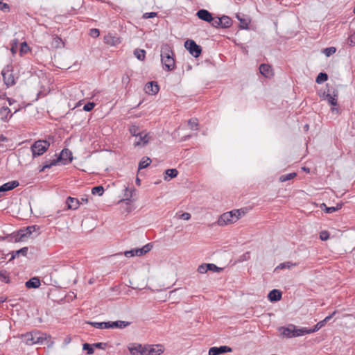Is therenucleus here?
I'll return each mask as SVG.
<instances>
[{"mask_svg":"<svg viewBox=\"0 0 355 355\" xmlns=\"http://www.w3.org/2000/svg\"><path fill=\"white\" fill-rule=\"evenodd\" d=\"M66 203L69 209H76L79 207L80 201L77 198L68 197Z\"/></svg>","mask_w":355,"mask_h":355,"instance_id":"23","label":"nucleus"},{"mask_svg":"<svg viewBox=\"0 0 355 355\" xmlns=\"http://www.w3.org/2000/svg\"><path fill=\"white\" fill-rule=\"evenodd\" d=\"M163 352L162 345H146V355H160Z\"/></svg>","mask_w":355,"mask_h":355,"instance_id":"17","label":"nucleus"},{"mask_svg":"<svg viewBox=\"0 0 355 355\" xmlns=\"http://www.w3.org/2000/svg\"><path fill=\"white\" fill-rule=\"evenodd\" d=\"M58 162H62L63 164H67L70 163L72 159V153L67 148H64L60 153V155L57 157Z\"/></svg>","mask_w":355,"mask_h":355,"instance_id":"12","label":"nucleus"},{"mask_svg":"<svg viewBox=\"0 0 355 355\" xmlns=\"http://www.w3.org/2000/svg\"><path fill=\"white\" fill-rule=\"evenodd\" d=\"M129 139L135 148L141 149L150 143L151 137L149 135H132Z\"/></svg>","mask_w":355,"mask_h":355,"instance_id":"5","label":"nucleus"},{"mask_svg":"<svg viewBox=\"0 0 355 355\" xmlns=\"http://www.w3.org/2000/svg\"><path fill=\"white\" fill-rule=\"evenodd\" d=\"M104 193V188L103 186H96L92 189V193L93 195L98 194V196H102Z\"/></svg>","mask_w":355,"mask_h":355,"instance_id":"40","label":"nucleus"},{"mask_svg":"<svg viewBox=\"0 0 355 355\" xmlns=\"http://www.w3.org/2000/svg\"><path fill=\"white\" fill-rule=\"evenodd\" d=\"M90 36L92 37H97L100 35V31L97 28H92L89 33Z\"/></svg>","mask_w":355,"mask_h":355,"instance_id":"52","label":"nucleus"},{"mask_svg":"<svg viewBox=\"0 0 355 355\" xmlns=\"http://www.w3.org/2000/svg\"><path fill=\"white\" fill-rule=\"evenodd\" d=\"M139 130L138 127L135 125H132L129 128V131L130 133H136V132Z\"/></svg>","mask_w":355,"mask_h":355,"instance_id":"57","label":"nucleus"},{"mask_svg":"<svg viewBox=\"0 0 355 355\" xmlns=\"http://www.w3.org/2000/svg\"><path fill=\"white\" fill-rule=\"evenodd\" d=\"M96 104L94 102H88L83 106V110L86 112L92 111L95 107Z\"/></svg>","mask_w":355,"mask_h":355,"instance_id":"46","label":"nucleus"},{"mask_svg":"<svg viewBox=\"0 0 355 355\" xmlns=\"http://www.w3.org/2000/svg\"><path fill=\"white\" fill-rule=\"evenodd\" d=\"M125 191H126L125 196L127 197L129 196L130 198H131L132 196V192H134V190H128V189L126 188Z\"/></svg>","mask_w":355,"mask_h":355,"instance_id":"61","label":"nucleus"},{"mask_svg":"<svg viewBox=\"0 0 355 355\" xmlns=\"http://www.w3.org/2000/svg\"><path fill=\"white\" fill-rule=\"evenodd\" d=\"M39 230V227L36 225L28 226L24 229H20L15 233H13V238L15 242H19L24 240L31 236V234L35 230Z\"/></svg>","mask_w":355,"mask_h":355,"instance_id":"6","label":"nucleus"},{"mask_svg":"<svg viewBox=\"0 0 355 355\" xmlns=\"http://www.w3.org/2000/svg\"><path fill=\"white\" fill-rule=\"evenodd\" d=\"M151 163V159L149 157H144L139 163L138 170L146 168Z\"/></svg>","mask_w":355,"mask_h":355,"instance_id":"29","label":"nucleus"},{"mask_svg":"<svg viewBox=\"0 0 355 355\" xmlns=\"http://www.w3.org/2000/svg\"><path fill=\"white\" fill-rule=\"evenodd\" d=\"M196 16L201 20L205 21L211 24L213 26V23L214 22L216 17L212 16V14L205 9H200L196 12Z\"/></svg>","mask_w":355,"mask_h":355,"instance_id":"11","label":"nucleus"},{"mask_svg":"<svg viewBox=\"0 0 355 355\" xmlns=\"http://www.w3.org/2000/svg\"><path fill=\"white\" fill-rule=\"evenodd\" d=\"M30 50V47L28 46L26 42H23L22 43H21L19 49V54L21 56L27 53Z\"/></svg>","mask_w":355,"mask_h":355,"instance_id":"37","label":"nucleus"},{"mask_svg":"<svg viewBox=\"0 0 355 355\" xmlns=\"http://www.w3.org/2000/svg\"><path fill=\"white\" fill-rule=\"evenodd\" d=\"M343 203H337L336 206L334 207L336 211H338V210L342 208V207H343Z\"/></svg>","mask_w":355,"mask_h":355,"instance_id":"64","label":"nucleus"},{"mask_svg":"<svg viewBox=\"0 0 355 355\" xmlns=\"http://www.w3.org/2000/svg\"><path fill=\"white\" fill-rule=\"evenodd\" d=\"M153 248V245L151 243H148L144 245L142 248H139V252L141 253V256L148 252Z\"/></svg>","mask_w":355,"mask_h":355,"instance_id":"43","label":"nucleus"},{"mask_svg":"<svg viewBox=\"0 0 355 355\" xmlns=\"http://www.w3.org/2000/svg\"><path fill=\"white\" fill-rule=\"evenodd\" d=\"M104 42L108 45L116 46L121 42V37L116 34L108 33L104 37Z\"/></svg>","mask_w":355,"mask_h":355,"instance_id":"16","label":"nucleus"},{"mask_svg":"<svg viewBox=\"0 0 355 355\" xmlns=\"http://www.w3.org/2000/svg\"><path fill=\"white\" fill-rule=\"evenodd\" d=\"M292 327L294 328V336L295 337H298L303 336L304 334H311L310 329L302 327L300 329H297L295 325H292Z\"/></svg>","mask_w":355,"mask_h":355,"instance_id":"25","label":"nucleus"},{"mask_svg":"<svg viewBox=\"0 0 355 355\" xmlns=\"http://www.w3.org/2000/svg\"><path fill=\"white\" fill-rule=\"evenodd\" d=\"M40 280L38 277H32L25 284L28 288H37L40 286Z\"/></svg>","mask_w":355,"mask_h":355,"instance_id":"24","label":"nucleus"},{"mask_svg":"<svg viewBox=\"0 0 355 355\" xmlns=\"http://www.w3.org/2000/svg\"><path fill=\"white\" fill-rule=\"evenodd\" d=\"M336 311H334L331 314L327 316L324 320L318 322L313 328L310 329L311 334L314 333L315 331H318L319 329H320L322 327H323L327 322H329L332 317L336 314Z\"/></svg>","mask_w":355,"mask_h":355,"instance_id":"19","label":"nucleus"},{"mask_svg":"<svg viewBox=\"0 0 355 355\" xmlns=\"http://www.w3.org/2000/svg\"><path fill=\"white\" fill-rule=\"evenodd\" d=\"M297 266L296 263H293V262H291V261H286V262L281 263L275 268V272H276V271H277L279 270H283V269H285V268L290 269L292 267H294V266Z\"/></svg>","mask_w":355,"mask_h":355,"instance_id":"27","label":"nucleus"},{"mask_svg":"<svg viewBox=\"0 0 355 355\" xmlns=\"http://www.w3.org/2000/svg\"><path fill=\"white\" fill-rule=\"evenodd\" d=\"M243 209H234L223 214L218 218L217 223L220 226L226 225L236 222L245 214Z\"/></svg>","mask_w":355,"mask_h":355,"instance_id":"3","label":"nucleus"},{"mask_svg":"<svg viewBox=\"0 0 355 355\" xmlns=\"http://www.w3.org/2000/svg\"><path fill=\"white\" fill-rule=\"evenodd\" d=\"M336 51V48L334 46L327 47L322 50V52L325 54L326 56L329 57L330 55L335 53Z\"/></svg>","mask_w":355,"mask_h":355,"instance_id":"41","label":"nucleus"},{"mask_svg":"<svg viewBox=\"0 0 355 355\" xmlns=\"http://www.w3.org/2000/svg\"><path fill=\"white\" fill-rule=\"evenodd\" d=\"M268 297L270 302H277L282 298V292L277 289H273L268 295Z\"/></svg>","mask_w":355,"mask_h":355,"instance_id":"22","label":"nucleus"},{"mask_svg":"<svg viewBox=\"0 0 355 355\" xmlns=\"http://www.w3.org/2000/svg\"><path fill=\"white\" fill-rule=\"evenodd\" d=\"M0 280L6 284L10 283V277L8 272L5 270H0Z\"/></svg>","mask_w":355,"mask_h":355,"instance_id":"36","label":"nucleus"},{"mask_svg":"<svg viewBox=\"0 0 355 355\" xmlns=\"http://www.w3.org/2000/svg\"><path fill=\"white\" fill-rule=\"evenodd\" d=\"M1 73L3 82L7 87H11L15 84V80L12 74L11 66L7 65L6 67L2 70Z\"/></svg>","mask_w":355,"mask_h":355,"instance_id":"9","label":"nucleus"},{"mask_svg":"<svg viewBox=\"0 0 355 355\" xmlns=\"http://www.w3.org/2000/svg\"><path fill=\"white\" fill-rule=\"evenodd\" d=\"M10 113V110L9 107H2L0 109L1 119L3 121H6V120H8V116Z\"/></svg>","mask_w":355,"mask_h":355,"instance_id":"32","label":"nucleus"},{"mask_svg":"<svg viewBox=\"0 0 355 355\" xmlns=\"http://www.w3.org/2000/svg\"><path fill=\"white\" fill-rule=\"evenodd\" d=\"M188 125L191 130H198V120L196 118H192L188 121Z\"/></svg>","mask_w":355,"mask_h":355,"instance_id":"38","label":"nucleus"},{"mask_svg":"<svg viewBox=\"0 0 355 355\" xmlns=\"http://www.w3.org/2000/svg\"><path fill=\"white\" fill-rule=\"evenodd\" d=\"M259 71L262 76L267 78H271L274 75L272 68L268 64H261L259 66Z\"/></svg>","mask_w":355,"mask_h":355,"instance_id":"18","label":"nucleus"},{"mask_svg":"<svg viewBox=\"0 0 355 355\" xmlns=\"http://www.w3.org/2000/svg\"><path fill=\"white\" fill-rule=\"evenodd\" d=\"M50 144L45 140L35 141L31 146L33 157L42 155L49 147Z\"/></svg>","mask_w":355,"mask_h":355,"instance_id":"7","label":"nucleus"},{"mask_svg":"<svg viewBox=\"0 0 355 355\" xmlns=\"http://www.w3.org/2000/svg\"><path fill=\"white\" fill-rule=\"evenodd\" d=\"M292 325L288 326V327L283 328L282 334L287 338H293L295 337L293 336L294 334V328L292 327Z\"/></svg>","mask_w":355,"mask_h":355,"instance_id":"33","label":"nucleus"},{"mask_svg":"<svg viewBox=\"0 0 355 355\" xmlns=\"http://www.w3.org/2000/svg\"><path fill=\"white\" fill-rule=\"evenodd\" d=\"M157 16V12H146L143 15L144 19H149V18H153Z\"/></svg>","mask_w":355,"mask_h":355,"instance_id":"51","label":"nucleus"},{"mask_svg":"<svg viewBox=\"0 0 355 355\" xmlns=\"http://www.w3.org/2000/svg\"><path fill=\"white\" fill-rule=\"evenodd\" d=\"M208 266L209 263H202L200 265L198 268V272L202 274L207 272L209 270L207 267Z\"/></svg>","mask_w":355,"mask_h":355,"instance_id":"45","label":"nucleus"},{"mask_svg":"<svg viewBox=\"0 0 355 355\" xmlns=\"http://www.w3.org/2000/svg\"><path fill=\"white\" fill-rule=\"evenodd\" d=\"M107 346V343H96L93 344V347L101 349H105V347Z\"/></svg>","mask_w":355,"mask_h":355,"instance_id":"53","label":"nucleus"},{"mask_svg":"<svg viewBox=\"0 0 355 355\" xmlns=\"http://www.w3.org/2000/svg\"><path fill=\"white\" fill-rule=\"evenodd\" d=\"M134 55L139 60L143 61L146 58V51L144 49H136Z\"/></svg>","mask_w":355,"mask_h":355,"instance_id":"31","label":"nucleus"},{"mask_svg":"<svg viewBox=\"0 0 355 355\" xmlns=\"http://www.w3.org/2000/svg\"><path fill=\"white\" fill-rule=\"evenodd\" d=\"M241 258L242 261H247V260L250 259V252H246L245 253H244L241 256Z\"/></svg>","mask_w":355,"mask_h":355,"instance_id":"56","label":"nucleus"},{"mask_svg":"<svg viewBox=\"0 0 355 355\" xmlns=\"http://www.w3.org/2000/svg\"><path fill=\"white\" fill-rule=\"evenodd\" d=\"M232 352L230 347L223 345L220 347H212L209 349V355H220L227 352Z\"/></svg>","mask_w":355,"mask_h":355,"instance_id":"14","label":"nucleus"},{"mask_svg":"<svg viewBox=\"0 0 355 355\" xmlns=\"http://www.w3.org/2000/svg\"><path fill=\"white\" fill-rule=\"evenodd\" d=\"M125 191H126L125 196L127 197L129 196L130 198H131L132 196V192H134V190H128V189L126 188Z\"/></svg>","mask_w":355,"mask_h":355,"instance_id":"60","label":"nucleus"},{"mask_svg":"<svg viewBox=\"0 0 355 355\" xmlns=\"http://www.w3.org/2000/svg\"><path fill=\"white\" fill-rule=\"evenodd\" d=\"M128 350L132 355H146V345L133 343L128 347Z\"/></svg>","mask_w":355,"mask_h":355,"instance_id":"13","label":"nucleus"},{"mask_svg":"<svg viewBox=\"0 0 355 355\" xmlns=\"http://www.w3.org/2000/svg\"><path fill=\"white\" fill-rule=\"evenodd\" d=\"M19 182L17 180H13L10 182H8L1 186H0V192H6L10 190L14 189L17 187L19 186Z\"/></svg>","mask_w":355,"mask_h":355,"instance_id":"21","label":"nucleus"},{"mask_svg":"<svg viewBox=\"0 0 355 355\" xmlns=\"http://www.w3.org/2000/svg\"><path fill=\"white\" fill-rule=\"evenodd\" d=\"M337 93L338 92H335L334 91L333 96L331 94H325V93H324L323 95L325 96L326 99L328 101L331 105L336 106L338 104Z\"/></svg>","mask_w":355,"mask_h":355,"instance_id":"26","label":"nucleus"},{"mask_svg":"<svg viewBox=\"0 0 355 355\" xmlns=\"http://www.w3.org/2000/svg\"><path fill=\"white\" fill-rule=\"evenodd\" d=\"M232 25V19L226 15H223L221 17H216L214 22L213 23V27L227 28Z\"/></svg>","mask_w":355,"mask_h":355,"instance_id":"10","label":"nucleus"},{"mask_svg":"<svg viewBox=\"0 0 355 355\" xmlns=\"http://www.w3.org/2000/svg\"><path fill=\"white\" fill-rule=\"evenodd\" d=\"M18 43H19V41L17 39H14L11 42L10 51L12 55H15L17 53Z\"/></svg>","mask_w":355,"mask_h":355,"instance_id":"42","label":"nucleus"},{"mask_svg":"<svg viewBox=\"0 0 355 355\" xmlns=\"http://www.w3.org/2000/svg\"><path fill=\"white\" fill-rule=\"evenodd\" d=\"M21 338L26 345H33L35 344H43L45 340L51 338V336L34 331L21 334Z\"/></svg>","mask_w":355,"mask_h":355,"instance_id":"2","label":"nucleus"},{"mask_svg":"<svg viewBox=\"0 0 355 355\" xmlns=\"http://www.w3.org/2000/svg\"><path fill=\"white\" fill-rule=\"evenodd\" d=\"M207 267H208L209 270L213 271V272H219L223 270L222 268L218 267L214 263H209V266Z\"/></svg>","mask_w":355,"mask_h":355,"instance_id":"47","label":"nucleus"},{"mask_svg":"<svg viewBox=\"0 0 355 355\" xmlns=\"http://www.w3.org/2000/svg\"><path fill=\"white\" fill-rule=\"evenodd\" d=\"M166 176H164V180H168V177L170 178H174L177 177L178 175V171L176 168H169L165 171Z\"/></svg>","mask_w":355,"mask_h":355,"instance_id":"30","label":"nucleus"},{"mask_svg":"<svg viewBox=\"0 0 355 355\" xmlns=\"http://www.w3.org/2000/svg\"><path fill=\"white\" fill-rule=\"evenodd\" d=\"M184 46L195 58H198L202 53V47L193 40H187L184 42Z\"/></svg>","mask_w":355,"mask_h":355,"instance_id":"8","label":"nucleus"},{"mask_svg":"<svg viewBox=\"0 0 355 355\" xmlns=\"http://www.w3.org/2000/svg\"><path fill=\"white\" fill-rule=\"evenodd\" d=\"M58 162V159H53L51 161H46L44 164V168H50L51 166L56 165Z\"/></svg>","mask_w":355,"mask_h":355,"instance_id":"49","label":"nucleus"},{"mask_svg":"<svg viewBox=\"0 0 355 355\" xmlns=\"http://www.w3.org/2000/svg\"><path fill=\"white\" fill-rule=\"evenodd\" d=\"M324 211L328 214H331L336 211L334 207H326V209H324Z\"/></svg>","mask_w":355,"mask_h":355,"instance_id":"59","label":"nucleus"},{"mask_svg":"<svg viewBox=\"0 0 355 355\" xmlns=\"http://www.w3.org/2000/svg\"><path fill=\"white\" fill-rule=\"evenodd\" d=\"M328 80V75L324 72H320L316 77L315 82L318 84L323 83Z\"/></svg>","mask_w":355,"mask_h":355,"instance_id":"34","label":"nucleus"},{"mask_svg":"<svg viewBox=\"0 0 355 355\" xmlns=\"http://www.w3.org/2000/svg\"><path fill=\"white\" fill-rule=\"evenodd\" d=\"M124 254L127 257H132L134 256H141V253L139 252V248L132 249L130 250L125 251Z\"/></svg>","mask_w":355,"mask_h":355,"instance_id":"35","label":"nucleus"},{"mask_svg":"<svg viewBox=\"0 0 355 355\" xmlns=\"http://www.w3.org/2000/svg\"><path fill=\"white\" fill-rule=\"evenodd\" d=\"M6 100L8 101L10 105H12L14 103L16 102L15 100L8 97H6Z\"/></svg>","mask_w":355,"mask_h":355,"instance_id":"62","label":"nucleus"},{"mask_svg":"<svg viewBox=\"0 0 355 355\" xmlns=\"http://www.w3.org/2000/svg\"><path fill=\"white\" fill-rule=\"evenodd\" d=\"M88 324L97 329H109V328H119L123 329L130 324V322L126 321H108V322H88Z\"/></svg>","mask_w":355,"mask_h":355,"instance_id":"4","label":"nucleus"},{"mask_svg":"<svg viewBox=\"0 0 355 355\" xmlns=\"http://www.w3.org/2000/svg\"><path fill=\"white\" fill-rule=\"evenodd\" d=\"M83 349L86 350L88 354H92L94 352L93 345H91L89 343L83 344Z\"/></svg>","mask_w":355,"mask_h":355,"instance_id":"44","label":"nucleus"},{"mask_svg":"<svg viewBox=\"0 0 355 355\" xmlns=\"http://www.w3.org/2000/svg\"><path fill=\"white\" fill-rule=\"evenodd\" d=\"M191 218V214L187 212H184L181 215V218L184 220H189Z\"/></svg>","mask_w":355,"mask_h":355,"instance_id":"58","label":"nucleus"},{"mask_svg":"<svg viewBox=\"0 0 355 355\" xmlns=\"http://www.w3.org/2000/svg\"><path fill=\"white\" fill-rule=\"evenodd\" d=\"M161 62L164 69L167 71L175 69L174 53L168 44H164L161 47Z\"/></svg>","mask_w":355,"mask_h":355,"instance_id":"1","label":"nucleus"},{"mask_svg":"<svg viewBox=\"0 0 355 355\" xmlns=\"http://www.w3.org/2000/svg\"><path fill=\"white\" fill-rule=\"evenodd\" d=\"M329 238V233L327 231L324 230V231L320 232V239L322 241H327Z\"/></svg>","mask_w":355,"mask_h":355,"instance_id":"50","label":"nucleus"},{"mask_svg":"<svg viewBox=\"0 0 355 355\" xmlns=\"http://www.w3.org/2000/svg\"><path fill=\"white\" fill-rule=\"evenodd\" d=\"M53 42L55 43V47H59L60 44H61V43L63 44L62 39L58 36H55L53 38Z\"/></svg>","mask_w":355,"mask_h":355,"instance_id":"55","label":"nucleus"},{"mask_svg":"<svg viewBox=\"0 0 355 355\" xmlns=\"http://www.w3.org/2000/svg\"><path fill=\"white\" fill-rule=\"evenodd\" d=\"M296 175H297L296 173H291L288 174L281 175L279 177V180L280 182H284L286 181H288V180H290L294 178L295 177H296Z\"/></svg>","mask_w":355,"mask_h":355,"instance_id":"39","label":"nucleus"},{"mask_svg":"<svg viewBox=\"0 0 355 355\" xmlns=\"http://www.w3.org/2000/svg\"><path fill=\"white\" fill-rule=\"evenodd\" d=\"M3 0H0V10L2 11L9 10V6L6 3H3Z\"/></svg>","mask_w":355,"mask_h":355,"instance_id":"54","label":"nucleus"},{"mask_svg":"<svg viewBox=\"0 0 355 355\" xmlns=\"http://www.w3.org/2000/svg\"><path fill=\"white\" fill-rule=\"evenodd\" d=\"M87 202H88L87 197V196H85V197H83V198H81V200H80V203H82V204H83V203H87Z\"/></svg>","mask_w":355,"mask_h":355,"instance_id":"63","label":"nucleus"},{"mask_svg":"<svg viewBox=\"0 0 355 355\" xmlns=\"http://www.w3.org/2000/svg\"><path fill=\"white\" fill-rule=\"evenodd\" d=\"M28 250V249L27 247H24V248H21L20 250L13 251L12 252V256L10 258L9 261H10L13 260L17 256H19L20 254H21L23 256H26L27 254Z\"/></svg>","mask_w":355,"mask_h":355,"instance_id":"28","label":"nucleus"},{"mask_svg":"<svg viewBox=\"0 0 355 355\" xmlns=\"http://www.w3.org/2000/svg\"><path fill=\"white\" fill-rule=\"evenodd\" d=\"M144 89L148 95H155L159 92V86L156 81H150L146 84Z\"/></svg>","mask_w":355,"mask_h":355,"instance_id":"15","label":"nucleus"},{"mask_svg":"<svg viewBox=\"0 0 355 355\" xmlns=\"http://www.w3.org/2000/svg\"><path fill=\"white\" fill-rule=\"evenodd\" d=\"M236 17L240 21L239 28L241 29H248L250 19L248 17H245L244 15L237 13Z\"/></svg>","mask_w":355,"mask_h":355,"instance_id":"20","label":"nucleus"},{"mask_svg":"<svg viewBox=\"0 0 355 355\" xmlns=\"http://www.w3.org/2000/svg\"><path fill=\"white\" fill-rule=\"evenodd\" d=\"M347 44L350 46H355V31L348 37Z\"/></svg>","mask_w":355,"mask_h":355,"instance_id":"48","label":"nucleus"}]
</instances>
